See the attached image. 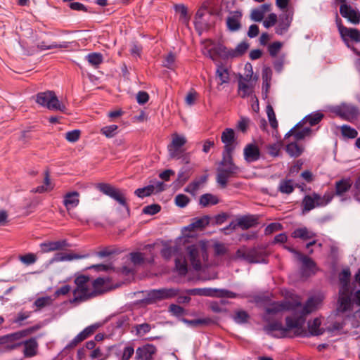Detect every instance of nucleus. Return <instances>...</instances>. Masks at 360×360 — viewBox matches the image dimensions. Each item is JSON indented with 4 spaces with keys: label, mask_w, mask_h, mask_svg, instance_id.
<instances>
[{
    "label": "nucleus",
    "mask_w": 360,
    "mask_h": 360,
    "mask_svg": "<svg viewBox=\"0 0 360 360\" xmlns=\"http://www.w3.org/2000/svg\"><path fill=\"white\" fill-rule=\"evenodd\" d=\"M267 324L264 326V330L276 338L291 337L290 333L294 330V336L309 337L307 332L302 329V322L296 321L292 316L285 318V326H283L281 319L266 321Z\"/></svg>",
    "instance_id": "f257e3e1"
},
{
    "label": "nucleus",
    "mask_w": 360,
    "mask_h": 360,
    "mask_svg": "<svg viewBox=\"0 0 360 360\" xmlns=\"http://www.w3.org/2000/svg\"><path fill=\"white\" fill-rule=\"evenodd\" d=\"M76 288L73 290V298L70 300L71 304H78L98 295L97 290H91L89 276L80 275L75 278Z\"/></svg>",
    "instance_id": "f03ea898"
},
{
    "label": "nucleus",
    "mask_w": 360,
    "mask_h": 360,
    "mask_svg": "<svg viewBox=\"0 0 360 360\" xmlns=\"http://www.w3.org/2000/svg\"><path fill=\"white\" fill-rule=\"evenodd\" d=\"M239 171V167L233 162L232 155H222L217 169L216 181L221 188H225L229 179L236 176Z\"/></svg>",
    "instance_id": "7ed1b4c3"
},
{
    "label": "nucleus",
    "mask_w": 360,
    "mask_h": 360,
    "mask_svg": "<svg viewBox=\"0 0 360 360\" xmlns=\"http://www.w3.org/2000/svg\"><path fill=\"white\" fill-rule=\"evenodd\" d=\"M236 259H242L250 264L268 263L265 252L259 248H240L236 252Z\"/></svg>",
    "instance_id": "20e7f679"
},
{
    "label": "nucleus",
    "mask_w": 360,
    "mask_h": 360,
    "mask_svg": "<svg viewBox=\"0 0 360 360\" xmlns=\"http://www.w3.org/2000/svg\"><path fill=\"white\" fill-rule=\"evenodd\" d=\"M36 102L51 110L64 112L65 105L60 102L54 91H41L36 96Z\"/></svg>",
    "instance_id": "39448f33"
},
{
    "label": "nucleus",
    "mask_w": 360,
    "mask_h": 360,
    "mask_svg": "<svg viewBox=\"0 0 360 360\" xmlns=\"http://www.w3.org/2000/svg\"><path fill=\"white\" fill-rule=\"evenodd\" d=\"M179 292V289L174 288L150 290L147 292L143 302L150 304L163 300H169L176 297Z\"/></svg>",
    "instance_id": "423d86ee"
},
{
    "label": "nucleus",
    "mask_w": 360,
    "mask_h": 360,
    "mask_svg": "<svg viewBox=\"0 0 360 360\" xmlns=\"http://www.w3.org/2000/svg\"><path fill=\"white\" fill-rule=\"evenodd\" d=\"M316 304V300L314 297H310L307 300L304 306H302L300 302L296 304L292 316L295 321L302 322V329H304L303 327L306 321V316L315 309Z\"/></svg>",
    "instance_id": "0eeeda50"
},
{
    "label": "nucleus",
    "mask_w": 360,
    "mask_h": 360,
    "mask_svg": "<svg viewBox=\"0 0 360 360\" xmlns=\"http://www.w3.org/2000/svg\"><path fill=\"white\" fill-rule=\"evenodd\" d=\"M187 251L193 268L196 271L201 270V257H202L203 259L207 258V255L205 247L199 246L197 245H191L187 248Z\"/></svg>",
    "instance_id": "6e6552de"
},
{
    "label": "nucleus",
    "mask_w": 360,
    "mask_h": 360,
    "mask_svg": "<svg viewBox=\"0 0 360 360\" xmlns=\"http://www.w3.org/2000/svg\"><path fill=\"white\" fill-rule=\"evenodd\" d=\"M96 188L103 194L116 200L119 204L124 207L129 211V206L126 202L124 195L117 188L109 184L99 183Z\"/></svg>",
    "instance_id": "1a4fd4ad"
},
{
    "label": "nucleus",
    "mask_w": 360,
    "mask_h": 360,
    "mask_svg": "<svg viewBox=\"0 0 360 360\" xmlns=\"http://www.w3.org/2000/svg\"><path fill=\"white\" fill-rule=\"evenodd\" d=\"M243 75H240L238 79V90H246L253 88L256 82L257 77L253 75L252 67L250 63L245 65Z\"/></svg>",
    "instance_id": "9d476101"
},
{
    "label": "nucleus",
    "mask_w": 360,
    "mask_h": 360,
    "mask_svg": "<svg viewBox=\"0 0 360 360\" xmlns=\"http://www.w3.org/2000/svg\"><path fill=\"white\" fill-rule=\"evenodd\" d=\"M221 139L224 143L222 155H232L236 148V137L233 129L226 128L221 134Z\"/></svg>",
    "instance_id": "9b49d317"
},
{
    "label": "nucleus",
    "mask_w": 360,
    "mask_h": 360,
    "mask_svg": "<svg viewBox=\"0 0 360 360\" xmlns=\"http://www.w3.org/2000/svg\"><path fill=\"white\" fill-rule=\"evenodd\" d=\"M352 309V292L350 290L339 289L337 310L345 313Z\"/></svg>",
    "instance_id": "f8f14e48"
},
{
    "label": "nucleus",
    "mask_w": 360,
    "mask_h": 360,
    "mask_svg": "<svg viewBox=\"0 0 360 360\" xmlns=\"http://www.w3.org/2000/svg\"><path fill=\"white\" fill-rule=\"evenodd\" d=\"M336 22L338 27V31L343 41H346L347 38H349L356 42H360V31L359 30L345 27L342 25L341 20L338 18V15L336 18Z\"/></svg>",
    "instance_id": "ddd939ff"
},
{
    "label": "nucleus",
    "mask_w": 360,
    "mask_h": 360,
    "mask_svg": "<svg viewBox=\"0 0 360 360\" xmlns=\"http://www.w3.org/2000/svg\"><path fill=\"white\" fill-rule=\"evenodd\" d=\"M334 112L341 118L350 121L358 115V108L354 105L343 103L337 107Z\"/></svg>",
    "instance_id": "4468645a"
},
{
    "label": "nucleus",
    "mask_w": 360,
    "mask_h": 360,
    "mask_svg": "<svg viewBox=\"0 0 360 360\" xmlns=\"http://www.w3.org/2000/svg\"><path fill=\"white\" fill-rule=\"evenodd\" d=\"M295 255L300 262H302V271L304 276H309L311 274H314L316 271V263L310 257L302 254L301 252L293 250Z\"/></svg>",
    "instance_id": "2eb2a0df"
},
{
    "label": "nucleus",
    "mask_w": 360,
    "mask_h": 360,
    "mask_svg": "<svg viewBox=\"0 0 360 360\" xmlns=\"http://www.w3.org/2000/svg\"><path fill=\"white\" fill-rule=\"evenodd\" d=\"M300 127H302L301 122H299L295 127H293L285 135L283 141H287V139H290L292 138L291 141L297 142L298 141L304 139L306 136H309L311 132V129L309 127H306L302 129V130H298V129Z\"/></svg>",
    "instance_id": "dca6fc26"
},
{
    "label": "nucleus",
    "mask_w": 360,
    "mask_h": 360,
    "mask_svg": "<svg viewBox=\"0 0 360 360\" xmlns=\"http://www.w3.org/2000/svg\"><path fill=\"white\" fill-rule=\"evenodd\" d=\"M289 309L286 302H274L265 309V314L263 316L264 321H269L284 310Z\"/></svg>",
    "instance_id": "f3484780"
},
{
    "label": "nucleus",
    "mask_w": 360,
    "mask_h": 360,
    "mask_svg": "<svg viewBox=\"0 0 360 360\" xmlns=\"http://www.w3.org/2000/svg\"><path fill=\"white\" fill-rule=\"evenodd\" d=\"M156 352L157 349L153 345L146 344L136 349L134 360H153Z\"/></svg>",
    "instance_id": "a211bd4d"
},
{
    "label": "nucleus",
    "mask_w": 360,
    "mask_h": 360,
    "mask_svg": "<svg viewBox=\"0 0 360 360\" xmlns=\"http://www.w3.org/2000/svg\"><path fill=\"white\" fill-rule=\"evenodd\" d=\"M340 13L343 18L348 19L353 24L356 25L360 22V13L347 4L340 5Z\"/></svg>",
    "instance_id": "6ab92c4d"
},
{
    "label": "nucleus",
    "mask_w": 360,
    "mask_h": 360,
    "mask_svg": "<svg viewBox=\"0 0 360 360\" xmlns=\"http://www.w3.org/2000/svg\"><path fill=\"white\" fill-rule=\"evenodd\" d=\"M18 345H23V355L25 358H31L37 354L39 344L36 338H31L27 340L21 342Z\"/></svg>",
    "instance_id": "aec40b11"
},
{
    "label": "nucleus",
    "mask_w": 360,
    "mask_h": 360,
    "mask_svg": "<svg viewBox=\"0 0 360 360\" xmlns=\"http://www.w3.org/2000/svg\"><path fill=\"white\" fill-rule=\"evenodd\" d=\"M242 13L240 11H235L229 13L226 18V26L229 31L237 32L241 27Z\"/></svg>",
    "instance_id": "412c9836"
},
{
    "label": "nucleus",
    "mask_w": 360,
    "mask_h": 360,
    "mask_svg": "<svg viewBox=\"0 0 360 360\" xmlns=\"http://www.w3.org/2000/svg\"><path fill=\"white\" fill-rule=\"evenodd\" d=\"M320 200L321 195L316 193H313L311 195H305L302 202V213L305 214L316 207H319L318 203H319Z\"/></svg>",
    "instance_id": "4be33fe9"
},
{
    "label": "nucleus",
    "mask_w": 360,
    "mask_h": 360,
    "mask_svg": "<svg viewBox=\"0 0 360 360\" xmlns=\"http://www.w3.org/2000/svg\"><path fill=\"white\" fill-rule=\"evenodd\" d=\"M69 245L65 240L58 241H49L40 244L41 252L43 253L63 250Z\"/></svg>",
    "instance_id": "5701e85b"
},
{
    "label": "nucleus",
    "mask_w": 360,
    "mask_h": 360,
    "mask_svg": "<svg viewBox=\"0 0 360 360\" xmlns=\"http://www.w3.org/2000/svg\"><path fill=\"white\" fill-rule=\"evenodd\" d=\"M244 159L248 162H255L260 158L258 146L254 143L248 144L243 150Z\"/></svg>",
    "instance_id": "b1692460"
},
{
    "label": "nucleus",
    "mask_w": 360,
    "mask_h": 360,
    "mask_svg": "<svg viewBox=\"0 0 360 360\" xmlns=\"http://www.w3.org/2000/svg\"><path fill=\"white\" fill-rule=\"evenodd\" d=\"M292 15L290 13H284L279 17L278 22L276 27V33L279 35L285 34L290 26Z\"/></svg>",
    "instance_id": "393cba45"
},
{
    "label": "nucleus",
    "mask_w": 360,
    "mask_h": 360,
    "mask_svg": "<svg viewBox=\"0 0 360 360\" xmlns=\"http://www.w3.org/2000/svg\"><path fill=\"white\" fill-rule=\"evenodd\" d=\"M258 224V217L255 215H245L237 219V225L243 230H247Z\"/></svg>",
    "instance_id": "a878e982"
},
{
    "label": "nucleus",
    "mask_w": 360,
    "mask_h": 360,
    "mask_svg": "<svg viewBox=\"0 0 360 360\" xmlns=\"http://www.w3.org/2000/svg\"><path fill=\"white\" fill-rule=\"evenodd\" d=\"M229 68L224 65H218L216 70V81L218 84L223 85L229 84L230 82Z\"/></svg>",
    "instance_id": "bb28decb"
},
{
    "label": "nucleus",
    "mask_w": 360,
    "mask_h": 360,
    "mask_svg": "<svg viewBox=\"0 0 360 360\" xmlns=\"http://www.w3.org/2000/svg\"><path fill=\"white\" fill-rule=\"evenodd\" d=\"M210 219V217L207 215L200 218H194L193 221L186 227V229L189 231L202 230L209 224Z\"/></svg>",
    "instance_id": "cd10ccee"
},
{
    "label": "nucleus",
    "mask_w": 360,
    "mask_h": 360,
    "mask_svg": "<svg viewBox=\"0 0 360 360\" xmlns=\"http://www.w3.org/2000/svg\"><path fill=\"white\" fill-rule=\"evenodd\" d=\"M229 51L226 48L221 44L214 45L212 48L208 49L206 56L210 57L212 60H214L219 57H229Z\"/></svg>",
    "instance_id": "c85d7f7f"
},
{
    "label": "nucleus",
    "mask_w": 360,
    "mask_h": 360,
    "mask_svg": "<svg viewBox=\"0 0 360 360\" xmlns=\"http://www.w3.org/2000/svg\"><path fill=\"white\" fill-rule=\"evenodd\" d=\"M288 143L286 144L285 150L290 157L297 158L301 155L303 152V148L299 146L297 142L291 141V139H287Z\"/></svg>",
    "instance_id": "c756f323"
},
{
    "label": "nucleus",
    "mask_w": 360,
    "mask_h": 360,
    "mask_svg": "<svg viewBox=\"0 0 360 360\" xmlns=\"http://www.w3.org/2000/svg\"><path fill=\"white\" fill-rule=\"evenodd\" d=\"M79 202V193L77 191L68 193L64 197L63 202L68 210L77 207Z\"/></svg>",
    "instance_id": "7c9ffc66"
},
{
    "label": "nucleus",
    "mask_w": 360,
    "mask_h": 360,
    "mask_svg": "<svg viewBox=\"0 0 360 360\" xmlns=\"http://www.w3.org/2000/svg\"><path fill=\"white\" fill-rule=\"evenodd\" d=\"M321 321L319 318H315L312 321L308 322V328L310 335L318 336L322 335L325 330L320 328Z\"/></svg>",
    "instance_id": "2f4dec72"
},
{
    "label": "nucleus",
    "mask_w": 360,
    "mask_h": 360,
    "mask_svg": "<svg viewBox=\"0 0 360 360\" xmlns=\"http://www.w3.org/2000/svg\"><path fill=\"white\" fill-rule=\"evenodd\" d=\"M352 187V183L349 179H342L335 183V194L342 195L347 192Z\"/></svg>",
    "instance_id": "473e14b6"
},
{
    "label": "nucleus",
    "mask_w": 360,
    "mask_h": 360,
    "mask_svg": "<svg viewBox=\"0 0 360 360\" xmlns=\"http://www.w3.org/2000/svg\"><path fill=\"white\" fill-rule=\"evenodd\" d=\"M295 190L293 181L292 179H281L278 186V191L283 193L289 195Z\"/></svg>",
    "instance_id": "72a5a7b5"
},
{
    "label": "nucleus",
    "mask_w": 360,
    "mask_h": 360,
    "mask_svg": "<svg viewBox=\"0 0 360 360\" xmlns=\"http://www.w3.org/2000/svg\"><path fill=\"white\" fill-rule=\"evenodd\" d=\"M86 257L85 255H79L77 254H68L63 252L56 253L52 259L53 262L71 261L72 259H78Z\"/></svg>",
    "instance_id": "f704fd0d"
},
{
    "label": "nucleus",
    "mask_w": 360,
    "mask_h": 360,
    "mask_svg": "<svg viewBox=\"0 0 360 360\" xmlns=\"http://www.w3.org/2000/svg\"><path fill=\"white\" fill-rule=\"evenodd\" d=\"M351 272L349 269H344L339 275V281L340 283V289L350 290Z\"/></svg>",
    "instance_id": "c9c22d12"
},
{
    "label": "nucleus",
    "mask_w": 360,
    "mask_h": 360,
    "mask_svg": "<svg viewBox=\"0 0 360 360\" xmlns=\"http://www.w3.org/2000/svg\"><path fill=\"white\" fill-rule=\"evenodd\" d=\"M323 117L324 115L321 112L316 111L304 117L302 121L304 123H308L311 127H312L319 124Z\"/></svg>",
    "instance_id": "e433bc0d"
},
{
    "label": "nucleus",
    "mask_w": 360,
    "mask_h": 360,
    "mask_svg": "<svg viewBox=\"0 0 360 360\" xmlns=\"http://www.w3.org/2000/svg\"><path fill=\"white\" fill-rule=\"evenodd\" d=\"M238 95L241 98H250V101L252 103V109L254 112H257L259 110L258 98L252 94V91H238Z\"/></svg>",
    "instance_id": "4c0bfd02"
},
{
    "label": "nucleus",
    "mask_w": 360,
    "mask_h": 360,
    "mask_svg": "<svg viewBox=\"0 0 360 360\" xmlns=\"http://www.w3.org/2000/svg\"><path fill=\"white\" fill-rule=\"evenodd\" d=\"M207 176L206 175L200 176V179L190 183L185 188V191L194 195L200 186L207 181Z\"/></svg>",
    "instance_id": "58836bf2"
},
{
    "label": "nucleus",
    "mask_w": 360,
    "mask_h": 360,
    "mask_svg": "<svg viewBox=\"0 0 360 360\" xmlns=\"http://www.w3.org/2000/svg\"><path fill=\"white\" fill-rule=\"evenodd\" d=\"M186 292L191 295L207 297H214L216 295V290L212 288H193L188 290Z\"/></svg>",
    "instance_id": "ea45409f"
},
{
    "label": "nucleus",
    "mask_w": 360,
    "mask_h": 360,
    "mask_svg": "<svg viewBox=\"0 0 360 360\" xmlns=\"http://www.w3.org/2000/svg\"><path fill=\"white\" fill-rule=\"evenodd\" d=\"M182 321L191 327H198L199 326H209L214 323V321L208 317L204 319H197L193 320L183 319Z\"/></svg>",
    "instance_id": "a19ab883"
},
{
    "label": "nucleus",
    "mask_w": 360,
    "mask_h": 360,
    "mask_svg": "<svg viewBox=\"0 0 360 360\" xmlns=\"http://www.w3.org/2000/svg\"><path fill=\"white\" fill-rule=\"evenodd\" d=\"M218 202L219 200L217 197L210 193L203 194L200 198V205L204 207L209 205H217Z\"/></svg>",
    "instance_id": "79ce46f5"
},
{
    "label": "nucleus",
    "mask_w": 360,
    "mask_h": 360,
    "mask_svg": "<svg viewBox=\"0 0 360 360\" xmlns=\"http://www.w3.org/2000/svg\"><path fill=\"white\" fill-rule=\"evenodd\" d=\"M292 237L296 238H301L303 240H308L313 238L315 235L311 231H309L307 228H300L295 229L292 233Z\"/></svg>",
    "instance_id": "37998d69"
},
{
    "label": "nucleus",
    "mask_w": 360,
    "mask_h": 360,
    "mask_svg": "<svg viewBox=\"0 0 360 360\" xmlns=\"http://www.w3.org/2000/svg\"><path fill=\"white\" fill-rule=\"evenodd\" d=\"M86 59L94 68H98L103 60V55L100 53H91L86 56Z\"/></svg>",
    "instance_id": "c03bdc74"
},
{
    "label": "nucleus",
    "mask_w": 360,
    "mask_h": 360,
    "mask_svg": "<svg viewBox=\"0 0 360 360\" xmlns=\"http://www.w3.org/2000/svg\"><path fill=\"white\" fill-rule=\"evenodd\" d=\"M249 47V44L246 42H241L236 47L229 51V57L236 58L242 56L246 52Z\"/></svg>",
    "instance_id": "a18cd8bd"
},
{
    "label": "nucleus",
    "mask_w": 360,
    "mask_h": 360,
    "mask_svg": "<svg viewBox=\"0 0 360 360\" xmlns=\"http://www.w3.org/2000/svg\"><path fill=\"white\" fill-rule=\"evenodd\" d=\"M175 267L180 275L184 276L188 272L187 262L182 257L176 258Z\"/></svg>",
    "instance_id": "49530a36"
},
{
    "label": "nucleus",
    "mask_w": 360,
    "mask_h": 360,
    "mask_svg": "<svg viewBox=\"0 0 360 360\" xmlns=\"http://www.w3.org/2000/svg\"><path fill=\"white\" fill-rule=\"evenodd\" d=\"M153 328H154V326H152L148 323L136 324L134 326V329L136 331V335L139 337L143 336L144 335L149 333Z\"/></svg>",
    "instance_id": "de8ad7c7"
},
{
    "label": "nucleus",
    "mask_w": 360,
    "mask_h": 360,
    "mask_svg": "<svg viewBox=\"0 0 360 360\" xmlns=\"http://www.w3.org/2000/svg\"><path fill=\"white\" fill-rule=\"evenodd\" d=\"M40 328V326L36 325L28 328L20 330L11 335L14 339H20L21 338L27 336Z\"/></svg>",
    "instance_id": "09e8293b"
},
{
    "label": "nucleus",
    "mask_w": 360,
    "mask_h": 360,
    "mask_svg": "<svg viewBox=\"0 0 360 360\" xmlns=\"http://www.w3.org/2000/svg\"><path fill=\"white\" fill-rule=\"evenodd\" d=\"M70 43L67 41H63L61 44L52 43L49 45H47L45 41H42L38 44V48L41 50H48L56 48L60 49H67L69 47Z\"/></svg>",
    "instance_id": "8fccbe9b"
},
{
    "label": "nucleus",
    "mask_w": 360,
    "mask_h": 360,
    "mask_svg": "<svg viewBox=\"0 0 360 360\" xmlns=\"http://www.w3.org/2000/svg\"><path fill=\"white\" fill-rule=\"evenodd\" d=\"M155 191L154 185H148L143 188H138L135 191L134 193L139 198H143L144 197L150 196Z\"/></svg>",
    "instance_id": "3c124183"
},
{
    "label": "nucleus",
    "mask_w": 360,
    "mask_h": 360,
    "mask_svg": "<svg viewBox=\"0 0 360 360\" xmlns=\"http://www.w3.org/2000/svg\"><path fill=\"white\" fill-rule=\"evenodd\" d=\"M283 141H280L277 143L268 145L266 146L268 153L273 157L278 156L280 150L283 145Z\"/></svg>",
    "instance_id": "603ef678"
},
{
    "label": "nucleus",
    "mask_w": 360,
    "mask_h": 360,
    "mask_svg": "<svg viewBox=\"0 0 360 360\" xmlns=\"http://www.w3.org/2000/svg\"><path fill=\"white\" fill-rule=\"evenodd\" d=\"M341 133L344 137L348 139H354L358 135V132L355 129L352 128L350 126L346 124L341 127Z\"/></svg>",
    "instance_id": "864d4df0"
},
{
    "label": "nucleus",
    "mask_w": 360,
    "mask_h": 360,
    "mask_svg": "<svg viewBox=\"0 0 360 360\" xmlns=\"http://www.w3.org/2000/svg\"><path fill=\"white\" fill-rule=\"evenodd\" d=\"M250 316L244 310H239L235 313L233 316V320L238 324L245 323L248 321Z\"/></svg>",
    "instance_id": "5fc2aeb1"
},
{
    "label": "nucleus",
    "mask_w": 360,
    "mask_h": 360,
    "mask_svg": "<svg viewBox=\"0 0 360 360\" xmlns=\"http://www.w3.org/2000/svg\"><path fill=\"white\" fill-rule=\"evenodd\" d=\"M266 114H267V117H268L271 127L277 131L278 124V121L276 118V115H275V112L274 111L272 106L268 105L266 107Z\"/></svg>",
    "instance_id": "6e6d98bb"
},
{
    "label": "nucleus",
    "mask_w": 360,
    "mask_h": 360,
    "mask_svg": "<svg viewBox=\"0 0 360 360\" xmlns=\"http://www.w3.org/2000/svg\"><path fill=\"white\" fill-rule=\"evenodd\" d=\"M186 143V139L184 136L174 134L172 135V140L169 145L173 147L181 149V147Z\"/></svg>",
    "instance_id": "4d7b16f0"
},
{
    "label": "nucleus",
    "mask_w": 360,
    "mask_h": 360,
    "mask_svg": "<svg viewBox=\"0 0 360 360\" xmlns=\"http://www.w3.org/2000/svg\"><path fill=\"white\" fill-rule=\"evenodd\" d=\"M117 129H118L117 125L112 124V125H109V126L103 127L101 129V132L102 134L105 135L106 137L112 138L116 135Z\"/></svg>",
    "instance_id": "13d9d810"
},
{
    "label": "nucleus",
    "mask_w": 360,
    "mask_h": 360,
    "mask_svg": "<svg viewBox=\"0 0 360 360\" xmlns=\"http://www.w3.org/2000/svg\"><path fill=\"white\" fill-rule=\"evenodd\" d=\"M52 302V298L49 296H46L37 298L34 304L38 309H41L46 306L51 305Z\"/></svg>",
    "instance_id": "bf43d9fd"
},
{
    "label": "nucleus",
    "mask_w": 360,
    "mask_h": 360,
    "mask_svg": "<svg viewBox=\"0 0 360 360\" xmlns=\"http://www.w3.org/2000/svg\"><path fill=\"white\" fill-rule=\"evenodd\" d=\"M81 135V131L79 129H75L72 131H68L65 134V139L70 143H75L77 141Z\"/></svg>",
    "instance_id": "052dcab7"
},
{
    "label": "nucleus",
    "mask_w": 360,
    "mask_h": 360,
    "mask_svg": "<svg viewBox=\"0 0 360 360\" xmlns=\"http://www.w3.org/2000/svg\"><path fill=\"white\" fill-rule=\"evenodd\" d=\"M283 46L280 41H275L269 45L268 51L271 57H276Z\"/></svg>",
    "instance_id": "680f3d73"
},
{
    "label": "nucleus",
    "mask_w": 360,
    "mask_h": 360,
    "mask_svg": "<svg viewBox=\"0 0 360 360\" xmlns=\"http://www.w3.org/2000/svg\"><path fill=\"white\" fill-rule=\"evenodd\" d=\"M250 120L246 117H241L237 123V129L243 133H246Z\"/></svg>",
    "instance_id": "e2e57ef3"
},
{
    "label": "nucleus",
    "mask_w": 360,
    "mask_h": 360,
    "mask_svg": "<svg viewBox=\"0 0 360 360\" xmlns=\"http://www.w3.org/2000/svg\"><path fill=\"white\" fill-rule=\"evenodd\" d=\"M86 337L81 331L78 335H77L66 346V349H72L75 347L79 343L86 340Z\"/></svg>",
    "instance_id": "0e129e2a"
},
{
    "label": "nucleus",
    "mask_w": 360,
    "mask_h": 360,
    "mask_svg": "<svg viewBox=\"0 0 360 360\" xmlns=\"http://www.w3.org/2000/svg\"><path fill=\"white\" fill-rule=\"evenodd\" d=\"M160 205H159L158 204H153L144 207L143 209V213L149 215H154L158 213L160 211Z\"/></svg>",
    "instance_id": "69168bd1"
},
{
    "label": "nucleus",
    "mask_w": 360,
    "mask_h": 360,
    "mask_svg": "<svg viewBox=\"0 0 360 360\" xmlns=\"http://www.w3.org/2000/svg\"><path fill=\"white\" fill-rule=\"evenodd\" d=\"M175 204L179 207H185L189 202L190 200L188 196L184 194H178L174 199Z\"/></svg>",
    "instance_id": "338daca9"
},
{
    "label": "nucleus",
    "mask_w": 360,
    "mask_h": 360,
    "mask_svg": "<svg viewBox=\"0 0 360 360\" xmlns=\"http://www.w3.org/2000/svg\"><path fill=\"white\" fill-rule=\"evenodd\" d=\"M191 175V170L188 167H183L180 169V171L178 173V181L180 183H185Z\"/></svg>",
    "instance_id": "774afa93"
}]
</instances>
